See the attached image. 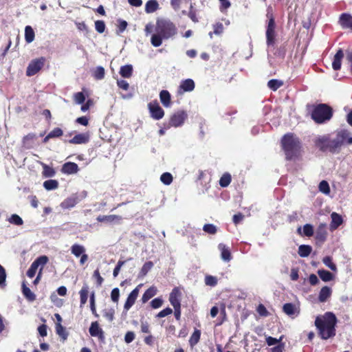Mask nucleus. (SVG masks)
Wrapping results in <instances>:
<instances>
[{"instance_id": "nucleus-55", "label": "nucleus", "mask_w": 352, "mask_h": 352, "mask_svg": "<svg viewBox=\"0 0 352 352\" xmlns=\"http://www.w3.org/2000/svg\"><path fill=\"white\" fill-rule=\"evenodd\" d=\"M153 263L151 262H147L144 264L142 266L141 271H140V275L145 276L148 272L152 268Z\"/></svg>"}, {"instance_id": "nucleus-54", "label": "nucleus", "mask_w": 352, "mask_h": 352, "mask_svg": "<svg viewBox=\"0 0 352 352\" xmlns=\"http://www.w3.org/2000/svg\"><path fill=\"white\" fill-rule=\"evenodd\" d=\"M205 283L206 285L215 286L217 284V279L212 276H206L205 278Z\"/></svg>"}, {"instance_id": "nucleus-59", "label": "nucleus", "mask_w": 352, "mask_h": 352, "mask_svg": "<svg viewBox=\"0 0 352 352\" xmlns=\"http://www.w3.org/2000/svg\"><path fill=\"white\" fill-rule=\"evenodd\" d=\"M281 340H282V337H280L279 339H276V338H272L271 336H268L266 338V342L268 346H272V345H275L276 344H279L280 342L281 341Z\"/></svg>"}, {"instance_id": "nucleus-10", "label": "nucleus", "mask_w": 352, "mask_h": 352, "mask_svg": "<svg viewBox=\"0 0 352 352\" xmlns=\"http://www.w3.org/2000/svg\"><path fill=\"white\" fill-rule=\"evenodd\" d=\"M333 142V139L331 140L327 136H322L317 140L316 144L322 151H333L336 150V147L332 146Z\"/></svg>"}, {"instance_id": "nucleus-33", "label": "nucleus", "mask_w": 352, "mask_h": 352, "mask_svg": "<svg viewBox=\"0 0 352 352\" xmlns=\"http://www.w3.org/2000/svg\"><path fill=\"white\" fill-rule=\"evenodd\" d=\"M318 274L320 278L324 282L330 281L333 278V275L329 271L324 270H319L318 271Z\"/></svg>"}, {"instance_id": "nucleus-21", "label": "nucleus", "mask_w": 352, "mask_h": 352, "mask_svg": "<svg viewBox=\"0 0 352 352\" xmlns=\"http://www.w3.org/2000/svg\"><path fill=\"white\" fill-rule=\"evenodd\" d=\"M97 220L100 222H120L122 220V217L116 214L100 215L97 217Z\"/></svg>"}, {"instance_id": "nucleus-29", "label": "nucleus", "mask_w": 352, "mask_h": 352, "mask_svg": "<svg viewBox=\"0 0 352 352\" xmlns=\"http://www.w3.org/2000/svg\"><path fill=\"white\" fill-rule=\"evenodd\" d=\"M331 228L332 229H336L342 223V217L336 212H333L331 214Z\"/></svg>"}, {"instance_id": "nucleus-35", "label": "nucleus", "mask_w": 352, "mask_h": 352, "mask_svg": "<svg viewBox=\"0 0 352 352\" xmlns=\"http://www.w3.org/2000/svg\"><path fill=\"white\" fill-rule=\"evenodd\" d=\"M312 248L307 245H301L298 248V254L301 257H307L311 252Z\"/></svg>"}, {"instance_id": "nucleus-6", "label": "nucleus", "mask_w": 352, "mask_h": 352, "mask_svg": "<svg viewBox=\"0 0 352 352\" xmlns=\"http://www.w3.org/2000/svg\"><path fill=\"white\" fill-rule=\"evenodd\" d=\"M45 63V58L44 57H41L31 60L27 67L26 75L28 76L35 75L42 69Z\"/></svg>"}, {"instance_id": "nucleus-1", "label": "nucleus", "mask_w": 352, "mask_h": 352, "mask_svg": "<svg viewBox=\"0 0 352 352\" xmlns=\"http://www.w3.org/2000/svg\"><path fill=\"white\" fill-rule=\"evenodd\" d=\"M338 322L336 315L327 311L323 315L318 316L315 320V326L319 336L322 340H327L336 336V327Z\"/></svg>"}, {"instance_id": "nucleus-22", "label": "nucleus", "mask_w": 352, "mask_h": 352, "mask_svg": "<svg viewBox=\"0 0 352 352\" xmlns=\"http://www.w3.org/2000/svg\"><path fill=\"white\" fill-rule=\"evenodd\" d=\"M78 170V165L74 162H67L62 168V172L67 174L76 173Z\"/></svg>"}, {"instance_id": "nucleus-38", "label": "nucleus", "mask_w": 352, "mask_h": 352, "mask_svg": "<svg viewBox=\"0 0 352 352\" xmlns=\"http://www.w3.org/2000/svg\"><path fill=\"white\" fill-rule=\"evenodd\" d=\"M43 186L47 190H55L58 186V182L55 179H49L44 182Z\"/></svg>"}, {"instance_id": "nucleus-50", "label": "nucleus", "mask_w": 352, "mask_h": 352, "mask_svg": "<svg viewBox=\"0 0 352 352\" xmlns=\"http://www.w3.org/2000/svg\"><path fill=\"white\" fill-rule=\"evenodd\" d=\"M74 99L76 104H83L85 101V96L82 92H77L74 95Z\"/></svg>"}, {"instance_id": "nucleus-53", "label": "nucleus", "mask_w": 352, "mask_h": 352, "mask_svg": "<svg viewBox=\"0 0 352 352\" xmlns=\"http://www.w3.org/2000/svg\"><path fill=\"white\" fill-rule=\"evenodd\" d=\"M90 308L91 310L92 314L98 317V314H97L96 309V305H95V295L93 292L90 296Z\"/></svg>"}, {"instance_id": "nucleus-49", "label": "nucleus", "mask_w": 352, "mask_h": 352, "mask_svg": "<svg viewBox=\"0 0 352 352\" xmlns=\"http://www.w3.org/2000/svg\"><path fill=\"white\" fill-rule=\"evenodd\" d=\"M105 28L106 25L103 21L98 20L95 21V29L98 33H103L105 30Z\"/></svg>"}, {"instance_id": "nucleus-23", "label": "nucleus", "mask_w": 352, "mask_h": 352, "mask_svg": "<svg viewBox=\"0 0 352 352\" xmlns=\"http://www.w3.org/2000/svg\"><path fill=\"white\" fill-rule=\"evenodd\" d=\"M78 202L77 197H71L65 199L60 204L63 209H69L74 207Z\"/></svg>"}, {"instance_id": "nucleus-30", "label": "nucleus", "mask_w": 352, "mask_h": 352, "mask_svg": "<svg viewBox=\"0 0 352 352\" xmlns=\"http://www.w3.org/2000/svg\"><path fill=\"white\" fill-rule=\"evenodd\" d=\"M86 251L85 248L80 244L75 243L71 247V252L76 257H79Z\"/></svg>"}, {"instance_id": "nucleus-58", "label": "nucleus", "mask_w": 352, "mask_h": 352, "mask_svg": "<svg viewBox=\"0 0 352 352\" xmlns=\"http://www.w3.org/2000/svg\"><path fill=\"white\" fill-rule=\"evenodd\" d=\"M124 263H125L124 261H121V260L118 261V262L113 272V275L114 277L118 276V275L120 273L121 267L124 265Z\"/></svg>"}, {"instance_id": "nucleus-11", "label": "nucleus", "mask_w": 352, "mask_h": 352, "mask_svg": "<svg viewBox=\"0 0 352 352\" xmlns=\"http://www.w3.org/2000/svg\"><path fill=\"white\" fill-rule=\"evenodd\" d=\"M187 118V114L184 111H179L175 113L170 118V125L177 127L183 124Z\"/></svg>"}, {"instance_id": "nucleus-48", "label": "nucleus", "mask_w": 352, "mask_h": 352, "mask_svg": "<svg viewBox=\"0 0 352 352\" xmlns=\"http://www.w3.org/2000/svg\"><path fill=\"white\" fill-rule=\"evenodd\" d=\"M115 311L113 309H106L103 310V316L106 318L109 322L114 319Z\"/></svg>"}, {"instance_id": "nucleus-37", "label": "nucleus", "mask_w": 352, "mask_h": 352, "mask_svg": "<svg viewBox=\"0 0 352 352\" xmlns=\"http://www.w3.org/2000/svg\"><path fill=\"white\" fill-rule=\"evenodd\" d=\"M200 336L201 331L198 329H195L189 339V343L191 346H193L198 343Z\"/></svg>"}, {"instance_id": "nucleus-4", "label": "nucleus", "mask_w": 352, "mask_h": 352, "mask_svg": "<svg viewBox=\"0 0 352 352\" xmlns=\"http://www.w3.org/2000/svg\"><path fill=\"white\" fill-rule=\"evenodd\" d=\"M331 109L327 104H321L316 106L311 113V118L317 123H322L331 119Z\"/></svg>"}, {"instance_id": "nucleus-2", "label": "nucleus", "mask_w": 352, "mask_h": 352, "mask_svg": "<svg viewBox=\"0 0 352 352\" xmlns=\"http://www.w3.org/2000/svg\"><path fill=\"white\" fill-rule=\"evenodd\" d=\"M155 33L151 38V43L154 47H159L162 43V39H168L175 36L177 30L175 25L169 20L159 19L156 22Z\"/></svg>"}, {"instance_id": "nucleus-40", "label": "nucleus", "mask_w": 352, "mask_h": 352, "mask_svg": "<svg viewBox=\"0 0 352 352\" xmlns=\"http://www.w3.org/2000/svg\"><path fill=\"white\" fill-rule=\"evenodd\" d=\"M104 69L101 67H97L94 71L93 76L96 80H102L104 77Z\"/></svg>"}, {"instance_id": "nucleus-19", "label": "nucleus", "mask_w": 352, "mask_h": 352, "mask_svg": "<svg viewBox=\"0 0 352 352\" xmlns=\"http://www.w3.org/2000/svg\"><path fill=\"white\" fill-rule=\"evenodd\" d=\"M343 57L344 52L341 49H340L335 54L332 62V67L334 70L340 69L342 59L343 58Z\"/></svg>"}, {"instance_id": "nucleus-51", "label": "nucleus", "mask_w": 352, "mask_h": 352, "mask_svg": "<svg viewBox=\"0 0 352 352\" xmlns=\"http://www.w3.org/2000/svg\"><path fill=\"white\" fill-rule=\"evenodd\" d=\"M303 234L307 236H311L314 234V228L311 224H305L303 226Z\"/></svg>"}, {"instance_id": "nucleus-20", "label": "nucleus", "mask_w": 352, "mask_h": 352, "mask_svg": "<svg viewBox=\"0 0 352 352\" xmlns=\"http://www.w3.org/2000/svg\"><path fill=\"white\" fill-rule=\"evenodd\" d=\"M218 248L221 252V257L224 261L228 262L232 259V256L229 248L223 243H219Z\"/></svg>"}, {"instance_id": "nucleus-14", "label": "nucleus", "mask_w": 352, "mask_h": 352, "mask_svg": "<svg viewBox=\"0 0 352 352\" xmlns=\"http://www.w3.org/2000/svg\"><path fill=\"white\" fill-rule=\"evenodd\" d=\"M89 333L93 337H98L100 339L104 338L103 331L100 327L98 322H93L89 329Z\"/></svg>"}, {"instance_id": "nucleus-43", "label": "nucleus", "mask_w": 352, "mask_h": 352, "mask_svg": "<svg viewBox=\"0 0 352 352\" xmlns=\"http://www.w3.org/2000/svg\"><path fill=\"white\" fill-rule=\"evenodd\" d=\"M267 85L271 89L276 91L283 85V82L279 80L272 79L268 82Z\"/></svg>"}, {"instance_id": "nucleus-62", "label": "nucleus", "mask_w": 352, "mask_h": 352, "mask_svg": "<svg viewBox=\"0 0 352 352\" xmlns=\"http://www.w3.org/2000/svg\"><path fill=\"white\" fill-rule=\"evenodd\" d=\"M135 337V333L133 331H127L124 336V341L129 344L134 340Z\"/></svg>"}, {"instance_id": "nucleus-5", "label": "nucleus", "mask_w": 352, "mask_h": 352, "mask_svg": "<svg viewBox=\"0 0 352 352\" xmlns=\"http://www.w3.org/2000/svg\"><path fill=\"white\" fill-rule=\"evenodd\" d=\"M352 144V135L346 130H341L338 131L336 137L333 139L332 146L336 147V149L342 145H347Z\"/></svg>"}, {"instance_id": "nucleus-64", "label": "nucleus", "mask_w": 352, "mask_h": 352, "mask_svg": "<svg viewBox=\"0 0 352 352\" xmlns=\"http://www.w3.org/2000/svg\"><path fill=\"white\" fill-rule=\"evenodd\" d=\"M173 311L169 307H167L166 309H164L163 310H162L161 311H160L157 315V317L158 318H164L168 315H170V314H172Z\"/></svg>"}, {"instance_id": "nucleus-46", "label": "nucleus", "mask_w": 352, "mask_h": 352, "mask_svg": "<svg viewBox=\"0 0 352 352\" xmlns=\"http://www.w3.org/2000/svg\"><path fill=\"white\" fill-rule=\"evenodd\" d=\"M203 230L206 233L214 234L217 232V228L214 224L208 223L204 226Z\"/></svg>"}, {"instance_id": "nucleus-45", "label": "nucleus", "mask_w": 352, "mask_h": 352, "mask_svg": "<svg viewBox=\"0 0 352 352\" xmlns=\"http://www.w3.org/2000/svg\"><path fill=\"white\" fill-rule=\"evenodd\" d=\"M160 180L165 185H170L173 182V176L169 173H164L161 175Z\"/></svg>"}, {"instance_id": "nucleus-56", "label": "nucleus", "mask_w": 352, "mask_h": 352, "mask_svg": "<svg viewBox=\"0 0 352 352\" xmlns=\"http://www.w3.org/2000/svg\"><path fill=\"white\" fill-rule=\"evenodd\" d=\"M63 135V131L60 128H55L49 133V137L51 138H58Z\"/></svg>"}, {"instance_id": "nucleus-24", "label": "nucleus", "mask_w": 352, "mask_h": 352, "mask_svg": "<svg viewBox=\"0 0 352 352\" xmlns=\"http://www.w3.org/2000/svg\"><path fill=\"white\" fill-rule=\"evenodd\" d=\"M159 9V3L157 0H149L145 4V12L148 14L153 13Z\"/></svg>"}, {"instance_id": "nucleus-16", "label": "nucleus", "mask_w": 352, "mask_h": 352, "mask_svg": "<svg viewBox=\"0 0 352 352\" xmlns=\"http://www.w3.org/2000/svg\"><path fill=\"white\" fill-rule=\"evenodd\" d=\"M339 22L343 28L352 30V16L351 14L346 13L342 14L340 16Z\"/></svg>"}, {"instance_id": "nucleus-60", "label": "nucleus", "mask_w": 352, "mask_h": 352, "mask_svg": "<svg viewBox=\"0 0 352 352\" xmlns=\"http://www.w3.org/2000/svg\"><path fill=\"white\" fill-rule=\"evenodd\" d=\"M214 34L216 35H220L223 32V26L221 23H217L213 25Z\"/></svg>"}, {"instance_id": "nucleus-61", "label": "nucleus", "mask_w": 352, "mask_h": 352, "mask_svg": "<svg viewBox=\"0 0 352 352\" xmlns=\"http://www.w3.org/2000/svg\"><path fill=\"white\" fill-rule=\"evenodd\" d=\"M163 300L160 298H156L151 302V305L153 309H157L162 305Z\"/></svg>"}, {"instance_id": "nucleus-31", "label": "nucleus", "mask_w": 352, "mask_h": 352, "mask_svg": "<svg viewBox=\"0 0 352 352\" xmlns=\"http://www.w3.org/2000/svg\"><path fill=\"white\" fill-rule=\"evenodd\" d=\"M80 297V306H83L87 301L89 287L87 284H85L80 291L79 292Z\"/></svg>"}, {"instance_id": "nucleus-63", "label": "nucleus", "mask_w": 352, "mask_h": 352, "mask_svg": "<svg viewBox=\"0 0 352 352\" xmlns=\"http://www.w3.org/2000/svg\"><path fill=\"white\" fill-rule=\"evenodd\" d=\"M117 85L119 88L125 91L128 90L129 87V83L124 80H118Z\"/></svg>"}, {"instance_id": "nucleus-18", "label": "nucleus", "mask_w": 352, "mask_h": 352, "mask_svg": "<svg viewBox=\"0 0 352 352\" xmlns=\"http://www.w3.org/2000/svg\"><path fill=\"white\" fill-rule=\"evenodd\" d=\"M180 292L177 288H174L170 294L169 301L173 307L181 306L179 301Z\"/></svg>"}, {"instance_id": "nucleus-27", "label": "nucleus", "mask_w": 352, "mask_h": 352, "mask_svg": "<svg viewBox=\"0 0 352 352\" xmlns=\"http://www.w3.org/2000/svg\"><path fill=\"white\" fill-rule=\"evenodd\" d=\"M157 288L154 286H152L149 287L148 289H146L142 297V302H146L149 299H151L157 294Z\"/></svg>"}, {"instance_id": "nucleus-41", "label": "nucleus", "mask_w": 352, "mask_h": 352, "mask_svg": "<svg viewBox=\"0 0 352 352\" xmlns=\"http://www.w3.org/2000/svg\"><path fill=\"white\" fill-rule=\"evenodd\" d=\"M8 221L14 225L21 226L23 223V219L16 214H12L8 219Z\"/></svg>"}, {"instance_id": "nucleus-15", "label": "nucleus", "mask_w": 352, "mask_h": 352, "mask_svg": "<svg viewBox=\"0 0 352 352\" xmlns=\"http://www.w3.org/2000/svg\"><path fill=\"white\" fill-rule=\"evenodd\" d=\"M89 135L88 133H78L69 142L73 144H85L89 142Z\"/></svg>"}, {"instance_id": "nucleus-9", "label": "nucleus", "mask_w": 352, "mask_h": 352, "mask_svg": "<svg viewBox=\"0 0 352 352\" xmlns=\"http://www.w3.org/2000/svg\"><path fill=\"white\" fill-rule=\"evenodd\" d=\"M148 109L151 117L155 120H160L164 116V111L157 102L148 104Z\"/></svg>"}, {"instance_id": "nucleus-7", "label": "nucleus", "mask_w": 352, "mask_h": 352, "mask_svg": "<svg viewBox=\"0 0 352 352\" xmlns=\"http://www.w3.org/2000/svg\"><path fill=\"white\" fill-rule=\"evenodd\" d=\"M48 262V257L47 256H41L38 257L30 265L27 272V276L32 278H33L39 266L43 268L44 265Z\"/></svg>"}, {"instance_id": "nucleus-39", "label": "nucleus", "mask_w": 352, "mask_h": 352, "mask_svg": "<svg viewBox=\"0 0 352 352\" xmlns=\"http://www.w3.org/2000/svg\"><path fill=\"white\" fill-rule=\"evenodd\" d=\"M41 164L43 168V175L44 177H52L55 175V170L53 168L47 166L44 163H41Z\"/></svg>"}, {"instance_id": "nucleus-42", "label": "nucleus", "mask_w": 352, "mask_h": 352, "mask_svg": "<svg viewBox=\"0 0 352 352\" xmlns=\"http://www.w3.org/2000/svg\"><path fill=\"white\" fill-rule=\"evenodd\" d=\"M323 263L333 272L337 271L336 265L333 263L332 258L330 256H325L322 259Z\"/></svg>"}, {"instance_id": "nucleus-47", "label": "nucleus", "mask_w": 352, "mask_h": 352, "mask_svg": "<svg viewBox=\"0 0 352 352\" xmlns=\"http://www.w3.org/2000/svg\"><path fill=\"white\" fill-rule=\"evenodd\" d=\"M319 190L325 194L329 195L330 192V188L327 182L323 180L319 184Z\"/></svg>"}, {"instance_id": "nucleus-8", "label": "nucleus", "mask_w": 352, "mask_h": 352, "mask_svg": "<svg viewBox=\"0 0 352 352\" xmlns=\"http://www.w3.org/2000/svg\"><path fill=\"white\" fill-rule=\"evenodd\" d=\"M275 28L276 24L273 17L269 19L268 25L266 30V38L267 45H272L275 41Z\"/></svg>"}, {"instance_id": "nucleus-32", "label": "nucleus", "mask_w": 352, "mask_h": 352, "mask_svg": "<svg viewBox=\"0 0 352 352\" xmlns=\"http://www.w3.org/2000/svg\"><path fill=\"white\" fill-rule=\"evenodd\" d=\"M56 332L63 341L67 339L68 333L61 324H56Z\"/></svg>"}, {"instance_id": "nucleus-26", "label": "nucleus", "mask_w": 352, "mask_h": 352, "mask_svg": "<svg viewBox=\"0 0 352 352\" xmlns=\"http://www.w3.org/2000/svg\"><path fill=\"white\" fill-rule=\"evenodd\" d=\"M160 101L165 107L170 106V94L166 90H162L160 94Z\"/></svg>"}, {"instance_id": "nucleus-28", "label": "nucleus", "mask_w": 352, "mask_h": 352, "mask_svg": "<svg viewBox=\"0 0 352 352\" xmlns=\"http://www.w3.org/2000/svg\"><path fill=\"white\" fill-rule=\"evenodd\" d=\"M120 74L123 78H130L133 74V66L131 65L122 66L120 69Z\"/></svg>"}, {"instance_id": "nucleus-12", "label": "nucleus", "mask_w": 352, "mask_h": 352, "mask_svg": "<svg viewBox=\"0 0 352 352\" xmlns=\"http://www.w3.org/2000/svg\"><path fill=\"white\" fill-rule=\"evenodd\" d=\"M141 286L142 284L139 285L128 296L127 299L124 305V309L126 311H129L131 309V307L134 305L139 294V287Z\"/></svg>"}, {"instance_id": "nucleus-36", "label": "nucleus", "mask_w": 352, "mask_h": 352, "mask_svg": "<svg viewBox=\"0 0 352 352\" xmlns=\"http://www.w3.org/2000/svg\"><path fill=\"white\" fill-rule=\"evenodd\" d=\"M25 39L27 43H32L34 39V32L32 27L28 25L25 28Z\"/></svg>"}, {"instance_id": "nucleus-44", "label": "nucleus", "mask_w": 352, "mask_h": 352, "mask_svg": "<svg viewBox=\"0 0 352 352\" xmlns=\"http://www.w3.org/2000/svg\"><path fill=\"white\" fill-rule=\"evenodd\" d=\"M231 182V176L228 173L224 174L219 180V184L221 187H227Z\"/></svg>"}, {"instance_id": "nucleus-3", "label": "nucleus", "mask_w": 352, "mask_h": 352, "mask_svg": "<svg viewBox=\"0 0 352 352\" xmlns=\"http://www.w3.org/2000/svg\"><path fill=\"white\" fill-rule=\"evenodd\" d=\"M283 148L286 157L292 160L296 157L300 151V143L298 138L293 134H286L282 139Z\"/></svg>"}, {"instance_id": "nucleus-25", "label": "nucleus", "mask_w": 352, "mask_h": 352, "mask_svg": "<svg viewBox=\"0 0 352 352\" xmlns=\"http://www.w3.org/2000/svg\"><path fill=\"white\" fill-rule=\"evenodd\" d=\"M331 294V289L327 286L323 287L319 293L318 300L320 302H325Z\"/></svg>"}, {"instance_id": "nucleus-57", "label": "nucleus", "mask_w": 352, "mask_h": 352, "mask_svg": "<svg viewBox=\"0 0 352 352\" xmlns=\"http://www.w3.org/2000/svg\"><path fill=\"white\" fill-rule=\"evenodd\" d=\"M256 311L261 316L266 317L269 315V312L267 311V309L262 304L258 305Z\"/></svg>"}, {"instance_id": "nucleus-13", "label": "nucleus", "mask_w": 352, "mask_h": 352, "mask_svg": "<svg viewBox=\"0 0 352 352\" xmlns=\"http://www.w3.org/2000/svg\"><path fill=\"white\" fill-rule=\"evenodd\" d=\"M283 311L290 317L294 318L300 314L299 306L293 303H286L283 307Z\"/></svg>"}, {"instance_id": "nucleus-17", "label": "nucleus", "mask_w": 352, "mask_h": 352, "mask_svg": "<svg viewBox=\"0 0 352 352\" xmlns=\"http://www.w3.org/2000/svg\"><path fill=\"white\" fill-rule=\"evenodd\" d=\"M195 89V82L192 79H186L182 81L179 85V92L182 94L186 91H192Z\"/></svg>"}, {"instance_id": "nucleus-52", "label": "nucleus", "mask_w": 352, "mask_h": 352, "mask_svg": "<svg viewBox=\"0 0 352 352\" xmlns=\"http://www.w3.org/2000/svg\"><path fill=\"white\" fill-rule=\"evenodd\" d=\"M120 298V290L118 288H114L111 292V299L113 302L118 303Z\"/></svg>"}, {"instance_id": "nucleus-34", "label": "nucleus", "mask_w": 352, "mask_h": 352, "mask_svg": "<svg viewBox=\"0 0 352 352\" xmlns=\"http://www.w3.org/2000/svg\"><path fill=\"white\" fill-rule=\"evenodd\" d=\"M22 290L23 294L25 296V297L28 299L30 301H33L36 298L35 294L30 290L29 287H28L25 283H23L22 285Z\"/></svg>"}]
</instances>
